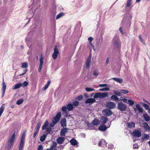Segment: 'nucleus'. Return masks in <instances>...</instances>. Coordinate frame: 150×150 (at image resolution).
<instances>
[{"mask_svg": "<svg viewBox=\"0 0 150 150\" xmlns=\"http://www.w3.org/2000/svg\"><path fill=\"white\" fill-rule=\"evenodd\" d=\"M132 18L131 15L129 13H126L125 14L124 17L123 18L121 25H125L126 26H130L131 24L130 20Z\"/></svg>", "mask_w": 150, "mask_h": 150, "instance_id": "1", "label": "nucleus"}, {"mask_svg": "<svg viewBox=\"0 0 150 150\" xmlns=\"http://www.w3.org/2000/svg\"><path fill=\"white\" fill-rule=\"evenodd\" d=\"M117 108L121 112L125 111L127 109V105L121 102H119L117 104Z\"/></svg>", "mask_w": 150, "mask_h": 150, "instance_id": "2", "label": "nucleus"}, {"mask_svg": "<svg viewBox=\"0 0 150 150\" xmlns=\"http://www.w3.org/2000/svg\"><path fill=\"white\" fill-rule=\"evenodd\" d=\"M25 132H24L22 134L21 141L20 144L19 150H23V146L25 144L24 141L25 137Z\"/></svg>", "mask_w": 150, "mask_h": 150, "instance_id": "3", "label": "nucleus"}, {"mask_svg": "<svg viewBox=\"0 0 150 150\" xmlns=\"http://www.w3.org/2000/svg\"><path fill=\"white\" fill-rule=\"evenodd\" d=\"M15 132L12 135L8 142V147L10 148L13 145L15 137Z\"/></svg>", "mask_w": 150, "mask_h": 150, "instance_id": "4", "label": "nucleus"}, {"mask_svg": "<svg viewBox=\"0 0 150 150\" xmlns=\"http://www.w3.org/2000/svg\"><path fill=\"white\" fill-rule=\"evenodd\" d=\"M112 43L115 47L118 48L119 45L120 44L118 37L115 36L114 37L112 40Z\"/></svg>", "mask_w": 150, "mask_h": 150, "instance_id": "5", "label": "nucleus"}, {"mask_svg": "<svg viewBox=\"0 0 150 150\" xmlns=\"http://www.w3.org/2000/svg\"><path fill=\"white\" fill-rule=\"evenodd\" d=\"M61 117V112H59L57 113L56 116L53 118L52 120L53 123L56 124L59 121Z\"/></svg>", "mask_w": 150, "mask_h": 150, "instance_id": "6", "label": "nucleus"}, {"mask_svg": "<svg viewBox=\"0 0 150 150\" xmlns=\"http://www.w3.org/2000/svg\"><path fill=\"white\" fill-rule=\"evenodd\" d=\"M115 104L113 102H107L106 103V108L110 109L115 108Z\"/></svg>", "mask_w": 150, "mask_h": 150, "instance_id": "7", "label": "nucleus"}, {"mask_svg": "<svg viewBox=\"0 0 150 150\" xmlns=\"http://www.w3.org/2000/svg\"><path fill=\"white\" fill-rule=\"evenodd\" d=\"M54 52L52 54V57L53 59L54 60L57 59V55L59 53V51L57 48V46L54 47Z\"/></svg>", "mask_w": 150, "mask_h": 150, "instance_id": "8", "label": "nucleus"}, {"mask_svg": "<svg viewBox=\"0 0 150 150\" xmlns=\"http://www.w3.org/2000/svg\"><path fill=\"white\" fill-rule=\"evenodd\" d=\"M132 134L133 137L137 138L141 136V133L139 130L135 129L133 131Z\"/></svg>", "mask_w": 150, "mask_h": 150, "instance_id": "9", "label": "nucleus"}, {"mask_svg": "<svg viewBox=\"0 0 150 150\" xmlns=\"http://www.w3.org/2000/svg\"><path fill=\"white\" fill-rule=\"evenodd\" d=\"M43 58L41 56L40 58V63L38 68V72H40L41 71L43 64Z\"/></svg>", "mask_w": 150, "mask_h": 150, "instance_id": "10", "label": "nucleus"}, {"mask_svg": "<svg viewBox=\"0 0 150 150\" xmlns=\"http://www.w3.org/2000/svg\"><path fill=\"white\" fill-rule=\"evenodd\" d=\"M67 128L64 127L61 130L60 133V135L61 136L63 137L65 135L66 133L67 132Z\"/></svg>", "mask_w": 150, "mask_h": 150, "instance_id": "11", "label": "nucleus"}, {"mask_svg": "<svg viewBox=\"0 0 150 150\" xmlns=\"http://www.w3.org/2000/svg\"><path fill=\"white\" fill-rule=\"evenodd\" d=\"M96 100L94 98H89L87 99L85 101L86 104L89 103L90 104L96 102Z\"/></svg>", "mask_w": 150, "mask_h": 150, "instance_id": "12", "label": "nucleus"}, {"mask_svg": "<svg viewBox=\"0 0 150 150\" xmlns=\"http://www.w3.org/2000/svg\"><path fill=\"white\" fill-rule=\"evenodd\" d=\"M136 108H134V110L135 112H136L137 111V109L138 111L141 113H142L143 112V109L140 106V105L139 104H137L136 105Z\"/></svg>", "mask_w": 150, "mask_h": 150, "instance_id": "13", "label": "nucleus"}, {"mask_svg": "<svg viewBox=\"0 0 150 150\" xmlns=\"http://www.w3.org/2000/svg\"><path fill=\"white\" fill-rule=\"evenodd\" d=\"M65 138L63 137H59L57 140V143L58 144H62L65 140Z\"/></svg>", "mask_w": 150, "mask_h": 150, "instance_id": "14", "label": "nucleus"}, {"mask_svg": "<svg viewBox=\"0 0 150 150\" xmlns=\"http://www.w3.org/2000/svg\"><path fill=\"white\" fill-rule=\"evenodd\" d=\"M127 125L128 128L133 129L135 127V123L133 122H130L127 123Z\"/></svg>", "mask_w": 150, "mask_h": 150, "instance_id": "15", "label": "nucleus"}, {"mask_svg": "<svg viewBox=\"0 0 150 150\" xmlns=\"http://www.w3.org/2000/svg\"><path fill=\"white\" fill-rule=\"evenodd\" d=\"M2 97L3 98L4 97V93L5 91V90L6 89V85L5 84V83L4 81H3V82L2 83Z\"/></svg>", "mask_w": 150, "mask_h": 150, "instance_id": "16", "label": "nucleus"}, {"mask_svg": "<svg viewBox=\"0 0 150 150\" xmlns=\"http://www.w3.org/2000/svg\"><path fill=\"white\" fill-rule=\"evenodd\" d=\"M61 126L63 127H66L67 122L65 118H62L61 120Z\"/></svg>", "mask_w": 150, "mask_h": 150, "instance_id": "17", "label": "nucleus"}, {"mask_svg": "<svg viewBox=\"0 0 150 150\" xmlns=\"http://www.w3.org/2000/svg\"><path fill=\"white\" fill-rule=\"evenodd\" d=\"M108 128L105 125H102L99 127L98 129L101 131H104L107 129Z\"/></svg>", "mask_w": 150, "mask_h": 150, "instance_id": "18", "label": "nucleus"}, {"mask_svg": "<svg viewBox=\"0 0 150 150\" xmlns=\"http://www.w3.org/2000/svg\"><path fill=\"white\" fill-rule=\"evenodd\" d=\"M144 129L146 131H150V128L147 123L146 122H144L143 124Z\"/></svg>", "mask_w": 150, "mask_h": 150, "instance_id": "19", "label": "nucleus"}, {"mask_svg": "<svg viewBox=\"0 0 150 150\" xmlns=\"http://www.w3.org/2000/svg\"><path fill=\"white\" fill-rule=\"evenodd\" d=\"M21 83H18L12 86V89L13 90H15L18 89L20 88L21 86Z\"/></svg>", "mask_w": 150, "mask_h": 150, "instance_id": "20", "label": "nucleus"}, {"mask_svg": "<svg viewBox=\"0 0 150 150\" xmlns=\"http://www.w3.org/2000/svg\"><path fill=\"white\" fill-rule=\"evenodd\" d=\"M104 112L107 116H110L111 115L112 112L111 111L108 109H105L104 110Z\"/></svg>", "mask_w": 150, "mask_h": 150, "instance_id": "21", "label": "nucleus"}, {"mask_svg": "<svg viewBox=\"0 0 150 150\" xmlns=\"http://www.w3.org/2000/svg\"><path fill=\"white\" fill-rule=\"evenodd\" d=\"M91 59L90 58H88L86 61V69H88L89 68L90 65L91 63Z\"/></svg>", "mask_w": 150, "mask_h": 150, "instance_id": "22", "label": "nucleus"}, {"mask_svg": "<svg viewBox=\"0 0 150 150\" xmlns=\"http://www.w3.org/2000/svg\"><path fill=\"white\" fill-rule=\"evenodd\" d=\"M107 120L108 119L107 117L104 116L101 117L100 122L102 124H105Z\"/></svg>", "mask_w": 150, "mask_h": 150, "instance_id": "23", "label": "nucleus"}, {"mask_svg": "<svg viewBox=\"0 0 150 150\" xmlns=\"http://www.w3.org/2000/svg\"><path fill=\"white\" fill-rule=\"evenodd\" d=\"M70 142L72 145L74 146H75L78 144V143L77 141L74 138L70 140Z\"/></svg>", "mask_w": 150, "mask_h": 150, "instance_id": "24", "label": "nucleus"}, {"mask_svg": "<svg viewBox=\"0 0 150 150\" xmlns=\"http://www.w3.org/2000/svg\"><path fill=\"white\" fill-rule=\"evenodd\" d=\"M41 125V122L40 121H38L35 128V131L38 132Z\"/></svg>", "mask_w": 150, "mask_h": 150, "instance_id": "25", "label": "nucleus"}, {"mask_svg": "<svg viewBox=\"0 0 150 150\" xmlns=\"http://www.w3.org/2000/svg\"><path fill=\"white\" fill-rule=\"evenodd\" d=\"M143 117L146 121H148L150 120V117L146 113L143 114Z\"/></svg>", "mask_w": 150, "mask_h": 150, "instance_id": "26", "label": "nucleus"}, {"mask_svg": "<svg viewBox=\"0 0 150 150\" xmlns=\"http://www.w3.org/2000/svg\"><path fill=\"white\" fill-rule=\"evenodd\" d=\"M47 135V134L45 132L44 134L41 136L40 139V141L42 142L44 141L45 140Z\"/></svg>", "mask_w": 150, "mask_h": 150, "instance_id": "27", "label": "nucleus"}, {"mask_svg": "<svg viewBox=\"0 0 150 150\" xmlns=\"http://www.w3.org/2000/svg\"><path fill=\"white\" fill-rule=\"evenodd\" d=\"M112 79L116 82L121 83L123 81V79H120L117 78H113Z\"/></svg>", "mask_w": 150, "mask_h": 150, "instance_id": "28", "label": "nucleus"}, {"mask_svg": "<svg viewBox=\"0 0 150 150\" xmlns=\"http://www.w3.org/2000/svg\"><path fill=\"white\" fill-rule=\"evenodd\" d=\"M67 108L69 111L72 110L74 109L73 106L71 103H69L67 105Z\"/></svg>", "mask_w": 150, "mask_h": 150, "instance_id": "29", "label": "nucleus"}, {"mask_svg": "<svg viewBox=\"0 0 150 150\" xmlns=\"http://www.w3.org/2000/svg\"><path fill=\"white\" fill-rule=\"evenodd\" d=\"M100 122L97 119H95L92 122V124L94 125H99Z\"/></svg>", "mask_w": 150, "mask_h": 150, "instance_id": "30", "label": "nucleus"}, {"mask_svg": "<svg viewBox=\"0 0 150 150\" xmlns=\"http://www.w3.org/2000/svg\"><path fill=\"white\" fill-rule=\"evenodd\" d=\"M100 95L99 98H102L104 97H106L108 95L107 92H104L103 93H100Z\"/></svg>", "mask_w": 150, "mask_h": 150, "instance_id": "31", "label": "nucleus"}, {"mask_svg": "<svg viewBox=\"0 0 150 150\" xmlns=\"http://www.w3.org/2000/svg\"><path fill=\"white\" fill-rule=\"evenodd\" d=\"M49 125V122L47 120H46L45 123L42 126V129L43 130H45L46 128V127H47Z\"/></svg>", "mask_w": 150, "mask_h": 150, "instance_id": "32", "label": "nucleus"}, {"mask_svg": "<svg viewBox=\"0 0 150 150\" xmlns=\"http://www.w3.org/2000/svg\"><path fill=\"white\" fill-rule=\"evenodd\" d=\"M110 99L113 101H117L119 100V98L116 95H112Z\"/></svg>", "mask_w": 150, "mask_h": 150, "instance_id": "33", "label": "nucleus"}, {"mask_svg": "<svg viewBox=\"0 0 150 150\" xmlns=\"http://www.w3.org/2000/svg\"><path fill=\"white\" fill-rule=\"evenodd\" d=\"M67 107L66 106H64L62 107V111L63 112V114H67Z\"/></svg>", "mask_w": 150, "mask_h": 150, "instance_id": "34", "label": "nucleus"}, {"mask_svg": "<svg viewBox=\"0 0 150 150\" xmlns=\"http://www.w3.org/2000/svg\"><path fill=\"white\" fill-rule=\"evenodd\" d=\"M132 0H127L125 5L126 8L130 6L132 4Z\"/></svg>", "mask_w": 150, "mask_h": 150, "instance_id": "35", "label": "nucleus"}, {"mask_svg": "<svg viewBox=\"0 0 150 150\" xmlns=\"http://www.w3.org/2000/svg\"><path fill=\"white\" fill-rule=\"evenodd\" d=\"M102 34H104V32L103 33H101L100 34V35L99 40L97 41V42H100V43H102L103 41V38H102Z\"/></svg>", "mask_w": 150, "mask_h": 150, "instance_id": "36", "label": "nucleus"}, {"mask_svg": "<svg viewBox=\"0 0 150 150\" xmlns=\"http://www.w3.org/2000/svg\"><path fill=\"white\" fill-rule=\"evenodd\" d=\"M142 105L143 107L146 110H148L150 109L149 108V106L147 105L146 104L142 103Z\"/></svg>", "mask_w": 150, "mask_h": 150, "instance_id": "37", "label": "nucleus"}, {"mask_svg": "<svg viewBox=\"0 0 150 150\" xmlns=\"http://www.w3.org/2000/svg\"><path fill=\"white\" fill-rule=\"evenodd\" d=\"M127 103L129 106H132L134 104V101L132 100H128Z\"/></svg>", "mask_w": 150, "mask_h": 150, "instance_id": "38", "label": "nucleus"}, {"mask_svg": "<svg viewBox=\"0 0 150 150\" xmlns=\"http://www.w3.org/2000/svg\"><path fill=\"white\" fill-rule=\"evenodd\" d=\"M23 101V99L22 98H21L17 100L16 103L17 105H20L22 104Z\"/></svg>", "mask_w": 150, "mask_h": 150, "instance_id": "39", "label": "nucleus"}, {"mask_svg": "<svg viewBox=\"0 0 150 150\" xmlns=\"http://www.w3.org/2000/svg\"><path fill=\"white\" fill-rule=\"evenodd\" d=\"M149 137V136L148 134H144V136H142V139H147Z\"/></svg>", "mask_w": 150, "mask_h": 150, "instance_id": "40", "label": "nucleus"}, {"mask_svg": "<svg viewBox=\"0 0 150 150\" xmlns=\"http://www.w3.org/2000/svg\"><path fill=\"white\" fill-rule=\"evenodd\" d=\"M28 66V63L26 62L22 64L21 67L23 68H26Z\"/></svg>", "mask_w": 150, "mask_h": 150, "instance_id": "41", "label": "nucleus"}, {"mask_svg": "<svg viewBox=\"0 0 150 150\" xmlns=\"http://www.w3.org/2000/svg\"><path fill=\"white\" fill-rule=\"evenodd\" d=\"M21 84L22 85L21 86L23 87H24L25 86H27L28 85V82L26 81H25L23 83H21Z\"/></svg>", "mask_w": 150, "mask_h": 150, "instance_id": "42", "label": "nucleus"}, {"mask_svg": "<svg viewBox=\"0 0 150 150\" xmlns=\"http://www.w3.org/2000/svg\"><path fill=\"white\" fill-rule=\"evenodd\" d=\"M99 75V73L97 70L95 71L93 74V75L95 76V77H97V76Z\"/></svg>", "mask_w": 150, "mask_h": 150, "instance_id": "43", "label": "nucleus"}, {"mask_svg": "<svg viewBox=\"0 0 150 150\" xmlns=\"http://www.w3.org/2000/svg\"><path fill=\"white\" fill-rule=\"evenodd\" d=\"M113 93L116 96H121L122 93L120 92H118L116 91H114Z\"/></svg>", "mask_w": 150, "mask_h": 150, "instance_id": "44", "label": "nucleus"}, {"mask_svg": "<svg viewBox=\"0 0 150 150\" xmlns=\"http://www.w3.org/2000/svg\"><path fill=\"white\" fill-rule=\"evenodd\" d=\"M109 88L108 87L100 89L99 90L100 91H109Z\"/></svg>", "mask_w": 150, "mask_h": 150, "instance_id": "45", "label": "nucleus"}, {"mask_svg": "<svg viewBox=\"0 0 150 150\" xmlns=\"http://www.w3.org/2000/svg\"><path fill=\"white\" fill-rule=\"evenodd\" d=\"M85 90L87 92H91L95 90L94 89L90 88H85Z\"/></svg>", "mask_w": 150, "mask_h": 150, "instance_id": "46", "label": "nucleus"}, {"mask_svg": "<svg viewBox=\"0 0 150 150\" xmlns=\"http://www.w3.org/2000/svg\"><path fill=\"white\" fill-rule=\"evenodd\" d=\"M64 15V13H61L59 14L56 16V19H58L59 18H60L61 16H63Z\"/></svg>", "mask_w": 150, "mask_h": 150, "instance_id": "47", "label": "nucleus"}, {"mask_svg": "<svg viewBox=\"0 0 150 150\" xmlns=\"http://www.w3.org/2000/svg\"><path fill=\"white\" fill-rule=\"evenodd\" d=\"M120 91L123 93L127 94L129 92L128 90H125V89H120Z\"/></svg>", "mask_w": 150, "mask_h": 150, "instance_id": "48", "label": "nucleus"}, {"mask_svg": "<svg viewBox=\"0 0 150 150\" xmlns=\"http://www.w3.org/2000/svg\"><path fill=\"white\" fill-rule=\"evenodd\" d=\"M83 97L82 95H81L77 96L76 99L78 100H82Z\"/></svg>", "mask_w": 150, "mask_h": 150, "instance_id": "49", "label": "nucleus"}, {"mask_svg": "<svg viewBox=\"0 0 150 150\" xmlns=\"http://www.w3.org/2000/svg\"><path fill=\"white\" fill-rule=\"evenodd\" d=\"M100 93H97L95 94L94 96V98H99L100 97Z\"/></svg>", "mask_w": 150, "mask_h": 150, "instance_id": "50", "label": "nucleus"}, {"mask_svg": "<svg viewBox=\"0 0 150 150\" xmlns=\"http://www.w3.org/2000/svg\"><path fill=\"white\" fill-rule=\"evenodd\" d=\"M102 143V146H103V147H105V146H106L107 143L104 140L102 139L101 140Z\"/></svg>", "mask_w": 150, "mask_h": 150, "instance_id": "51", "label": "nucleus"}, {"mask_svg": "<svg viewBox=\"0 0 150 150\" xmlns=\"http://www.w3.org/2000/svg\"><path fill=\"white\" fill-rule=\"evenodd\" d=\"M79 102L78 101H75L73 103L72 105L73 106H78L79 104Z\"/></svg>", "mask_w": 150, "mask_h": 150, "instance_id": "52", "label": "nucleus"}, {"mask_svg": "<svg viewBox=\"0 0 150 150\" xmlns=\"http://www.w3.org/2000/svg\"><path fill=\"white\" fill-rule=\"evenodd\" d=\"M4 109V108L3 106H1L0 108V114L2 115Z\"/></svg>", "mask_w": 150, "mask_h": 150, "instance_id": "53", "label": "nucleus"}, {"mask_svg": "<svg viewBox=\"0 0 150 150\" xmlns=\"http://www.w3.org/2000/svg\"><path fill=\"white\" fill-rule=\"evenodd\" d=\"M138 37L140 39V41L143 44H145L144 41L142 39V38L141 36L140 35H139L138 36Z\"/></svg>", "mask_w": 150, "mask_h": 150, "instance_id": "54", "label": "nucleus"}, {"mask_svg": "<svg viewBox=\"0 0 150 150\" xmlns=\"http://www.w3.org/2000/svg\"><path fill=\"white\" fill-rule=\"evenodd\" d=\"M45 129L46 130V131L47 132V134L50 132L51 129V127L46 128Z\"/></svg>", "mask_w": 150, "mask_h": 150, "instance_id": "55", "label": "nucleus"}, {"mask_svg": "<svg viewBox=\"0 0 150 150\" xmlns=\"http://www.w3.org/2000/svg\"><path fill=\"white\" fill-rule=\"evenodd\" d=\"M120 100V101H122L123 102L125 103H126L127 102V100L128 101V100H127L125 98H121Z\"/></svg>", "mask_w": 150, "mask_h": 150, "instance_id": "56", "label": "nucleus"}, {"mask_svg": "<svg viewBox=\"0 0 150 150\" xmlns=\"http://www.w3.org/2000/svg\"><path fill=\"white\" fill-rule=\"evenodd\" d=\"M93 40V38L91 37H90L88 38V40L89 42V43H91V42Z\"/></svg>", "mask_w": 150, "mask_h": 150, "instance_id": "57", "label": "nucleus"}, {"mask_svg": "<svg viewBox=\"0 0 150 150\" xmlns=\"http://www.w3.org/2000/svg\"><path fill=\"white\" fill-rule=\"evenodd\" d=\"M108 149H112L114 148V146L112 144H109L108 146Z\"/></svg>", "mask_w": 150, "mask_h": 150, "instance_id": "58", "label": "nucleus"}, {"mask_svg": "<svg viewBox=\"0 0 150 150\" xmlns=\"http://www.w3.org/2000/svg\"><path fill=\"white\" fill-rule=\"evenodd\" d=\"M38 150H43V147L42 145L39 146L38 148Z\"/></svg>", "mask_w": 150, "mask_h": 150, "instance_id": "59", "label": "nucleus"}, {"mask_svg": "<svg viewBox=\"0 0 150 150\" xmlns=\"http://www.w3.org/2000/svg\"><path fill=\"white\" fill-rule=\"evenodd\" d=\"M89 129H95V130H97V128L95 126H91L90 127V128Z\"/></svg>", "mask_w": 150, "mask_h": 150, "instance_id": "60", "label": "nucleus"}, {"mask_svg": "<svg viewBox=\"0 0 150 150\" xmlns=\"http://www.w3.org/2000/svg\"><path fill=\"white\" fill-rule=\"evenodd\" d=\"M38 133V132L36 131L35 130V132H34V133L33 134V138H34L36 137V135H37V134Z\"/></svg>", "mask_w": 150, "mask_h": 150, "instance_id": "61", "label": "nucleus"}, {"mask_svg": "<svg viewBox=\"0 0 150 150\" xmlns=\"http://www.w3.org/2000/svg\"><path fill=\"white\" fill-rule=\"evenodd\" d=\"M121 27L119 28V30L120 31L122 34H123V31H122V26H123V25L122 26V25H121Z\"/></svg>", "mask_w": 150, "mask_h": 150, "instance_id": "62", "label": "nucleus"}, {"mask_svg": "<svg viewBox=\"0 0 150 150\" xmlns=\"http://www.w3.org/2000/svg\"><path fill=\"white\" fill-rule=\"evenodd\" d=\"M107 84H100L99 86V87H105L106 86H107Z\"/></svg>", "mask_w": 150, "mask_h": 150, "instance_id": "63", "label": "nucleus"}, {"mask_svg": "<svg viewBox=\"0 0 150 150\" xmlns=\"http://www.w3.org/2000/svg\"><path fill=\"white\" fill-rule=\"evenodd\" d=\"M138 146L137 144H134L133 145V148L134 149H138Z\"/></svg>", "mask_w": 150, "mask_h": 150, "instance_id": "64", "label": "nucleus"}]
</instances>
